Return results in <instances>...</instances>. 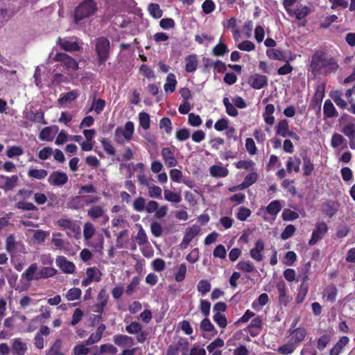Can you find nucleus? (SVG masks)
<instances>
[{"label":"nucleus","instance_id":"1","mask_svg":"<svg viewBox=\"0 0 355 355\" xmlns=\"http://www.w3.org/2000/svg\"><path fill=\"white\" fill-rule=\"evenodd\" d=\"M310 67L313 73L323 70L325 73H330L337 71L338 64L333 57L327 56L324 51L318 50L311 55Z\"/></svg>","mask_w":355,"mask_h":355},{"label":"nucleus","instance_id":"2","mask_svg":"<svg viewBox=\"0 0 355 355\" xmlns=\"http://www.w3.org/2000/svg\"><path fill=\"white\" fill-rule=\"evenodd\" d=\"M96 10V3L93 0H85L75 10V22L78 23L82 19L92 16L95 13Z\"/></svg>","mask_w":355,"mask_h":355},{"label":"nucleus","instance_id":"3","mask_svg":"<svg viewBox=\"0 0 355 355\" xmlns=\"http://www.w3.org/2000/svg\"><path fill=\"white\" fill-rule=\"evenodd\" d=\"M95 51L98 55V63L99 64H105L110 55V43L109 40L105 37H99L97 38Z\"/></svg>","mask_w":355,"mask_h":355},{"label":"nucleus","instance_id":"4","mask_svg":"<svg viewBox=\"0 0 355 355\" xmlns=\"http://www.w3.org/2000/svg\"><path fill=\"white\" fill-rule=\"evenodd\" d=\"M329 230L328 225L324 221L318 222L315 228L313 230L311 237L309 241V245H314L318 241H321L327 234Z\"/></svg>","mask_w":355,"mask_h":355},{"label":"nucleus","instance_id":"5","mask_svg":"<svg viewBox=\"0 0 355 355\" xmlns=\"http://www.w3.org/2000/svg\"><path fill=\"white\" fill-rule=\"evenodd\" d=\"M53 60L60 62L67 70L75 71L78 68V64L76 60L64 53H56Z\"/></svg>","mask_w":355,"mask_h":355},{"label":"nucleus","instance_id":"6","mask_svg":"<svg viewBox=\"0 0 355 355\" xmlns=\"http://www.w3.org/2000/svg\"><path fill=\"white\" fill-rule=\"evenodd\" d=\"M68 180L67 173L60 171H53L48 178L49 184L53 187H62Z\"/></svg>","mask_w":355,"mask_h":355},{"label":"nucleus","instance_id":"7","mask_svg":"<svg viewBox=\"0 0 355 355\" xmlns=\"http://www.w3.org/2000/svg\"><path fill=\"white\" fill-rule=\"evenodd\" d=\"M309 279V277L306 274H304L303 275H299L297 278L296 279L297 282L302 281V284L298 289V293L297 294V296L295 297L296 303L300 304L302 303L308 293L309 291V286L306 284V282Z\"/></svg>","mask_w":355,"mask_h":355},{"label":"nucleus","instance_id":"8","mask_svg":"<svg viewBox=\"0 0 355 355\" xmlns=\"http://www.w3.org/2000/svg\"><path fill=\"white\" fill-rule=\"evenodd\" d=\"M200 230V227L197 225L188 227L180 245V249H186L195 236L199 234Z\"/></svg>","mask_w":355,"mask_h":355},{"label":"nucleus","instance_id":"9","mask_svg":"<svg viewBox=\"0 0 355 355\" xmlns=\"http://www.w3.org/2000/svg\"><path fill=\"white\" fill-rule=\"evenodd\" d=\"M92 355H116L118 352L116 347L110 343L101 345L99 347L95 345L92 347Z\"/></svg>","mask_w":355,"mask_h":355},{"label":"nucleus","instance_id":"10","mask_svg":"<svg viewBox=\"0 0 355 355\" xmlns=\"http://www.w3.org/2000/svg\"><path fill=\"white\" fill-rule=\"evenodd\" d=\"M57 266L62 270V272L66 274H72L75 272V264L67 260L64 256H58L55 259Z\"/></svg>","mask_w":355,"mask_h":355},{"label":"nucleus","instance_id":"11","mask_svg":"<svg viewBox=\"0 0 355 355\" xmlns=\"http://www.w3.org/2000/svg\"><path fill=\"white\" fill-rule=\"evenodd\" d=\"M161 155L167 167H174L178 164V161L175 157V150L168 147H164L162 149Z\"/></svg>","mask_w":355,"mask_h":355},{"label":"nucleus","instance_id":"12","mask_svg":"<svg viewBox=\"0 0 355 355\" xmlns=\"http://www.w3.org/2000/svg\"><path fill=\"white\" fill-rule=\"evenodd\" d=\"M249 83L253 89H260L268 85V78L266 76L255 73L250 76Z\"/></svg>","mask_w":355,"mask_h":355},{"label":"nucleus","instance_id":"13","mask_svg":"<svg viewBox=\"0 0 355 355\" xmlns=\"http://www.w3.org/2000/svg\"><path fill=\"white\" fill-rule=\"evenodd\" d=\"M0 179L4 180V184L0 185V188L3 189L5 191H12L19 183V178L17 175L12 176H6L0 175Z\"/></svg>","mask_w":355,"mask_h":355},{"label":"nucleus","instance_id":"14","mask_svg":"<svg viewBox=\"0 0 355 355\" xmlns=\"http://www.w3.org/2000/svg\"><path fill=\"white\" fill-rule=\"evenodd\" d=\"M57 44L60 46L62 49L66 51H78L80 50V46L78 43L75 40L58 37Z\"/></svg>","mask_w":355,"mask_h":355},{"label":"nucleus","instance_id":"15","mask_svg":"<svg viewBox=\"0 0 355 355\" xmlns=\"http://www.w3.org/2000/svg\"><path fill=\"white\" fill-rule=\"evenodd\" d=\"M112 339L114 343L119 347H131L134 345V338L125 334H116Z\"/></svg>","mask_w":355,"mask_h":355},{"label":"nucleus","instance_id":"16","mask_svg":"<svg viewBox=\"0 0 355 355\" xmlns=\"http://www.w3.org/2000/svg\"><path fill=\"white\" fill-rule=\"evenodd\" d=\"M306 330L303 327H298L291 332L289 340L297 347L304 340Z\"/></svg>","mask_w":355,"mask_h":355},{"label":"nucleus","instance_id":"17","mask_svg":"<svg viewBox=\"0 0 355 355\" xmlns=\"http://www.w3.org/2000/svg\"><path fill=\"white\" fill-rule=\"evenodd\" d=\"M27 351V346L20 338L12 340L11 353L12 355H25Z\"/></svg>","mask_w":355,"mask_h":355},{"label":"nucleus","instance_id":"18","mask_svg":"<svg viewBox=\"0 0 355 355\" xmlns=\"http://www.w3.org/2000/svg\"><path fill=\"white\" fill-rule=\"evenodd\" d=\"M263 250L264 243L261 239L257 240L254 248H252L250 251V257L257 261H261L263 258L262 254Z\"/></svg>","mask_w":355,"mask_h":355},{"label":"nucleus","instance_id":"19","mask_svg":"<svg viewBox=\"0 0 355 355\" xmlns=\"http://www.w3.org/2000/svg\"><path fill=\"white\" fill-rule=\"evenodd\" d=\"M25 119L32 122L46 124L47 121L44 119V113L42 110L40 109L36 112L30 111L25 114Z\"/></svg>","mask_w":355,"mask_h":355},{"label":"nucleus","instance_id":"20","mask_svg":"<svg viewBox=\"0 0 355 355\" xmlns=\"http://www.w3.org/2000/svg\"><path fill=\"white\" fill-rule=\"evenodd\" d=\"M58 225L64 230H70L73 233H79L80 227L71 219H60L58 220Z\"/></svg>","mask_w":355,"mask_h":355},{"label":"nucleus","instance_id":"21","mask_svg":"<svg viewBox=\"0 0 355 355\" xmlns=\"http://www.w3.org/2000/svg\"><path fill=\"white\" fill-rule=\"evenodd\" d=\"M301 164V159L300 157L294 155L293 157H289L288 159L286 162V170L288 173H291L293 171L295 173H298L300 171V166Z\"/></svg>","mask_w":355,"mask_h":355},{"label":"nucleus","instance_id":"22","mask_svg":"<svg viewBox=\"0 0 355 355\" xmlns=\"http://www.w3.org/2000/svg\"><path fill=\"white\" fill-rule=\"evenodd\" d=\"M323 212L329 218H332L338 211L339 205L334 200H328L323 204Z\"/></svg>","mask_w":355,"mask_h":355},{"label":"nucleus","instance_id":"23","mask_svg":"<svg viewBox=\"0 0 355 355\" xmlns=\"http://www.w3.org/2000/svg\"><path fill=\"white\" fill-rule=\"evenodd\" d=\"M349 339L347 336H342L336 345L331 349L329 355H339L343 348L349 343Z\"/></svg>","mask_w":355,"mask_h":355},{"label":"nucleus","instance_id":"24","mask_svg":"<svg viewBox=\"0 0 355 355\" xmlns=\"http://www.w3.org/2000/svg\"><path fill=\"white\" fill-rule=\"evenodd\" d=\"M323 114L325 118H334L338 115V113L331 100L324 101L323 106Z\"/></svg>","mask_w":355,"mask_h":355},{"label":"nucleus","instance_id":"25","mask_svg":"<svg viewBox=\"0 0 355 355\" xmlns=\"http://www.w3.org/2000/svg\"><path fill=\"white\" fill-rule=\"evenodd\" d=\"M275 112V106L273 104H267L265 107V111L263 114L264 121L269 125H272L275 123V117L273 113Z\"/></svg>","mask_w":355,"mask_h":355},{"label":"nucleus","instance_id":"26","mask_svg":"<svg viewBox=\"0 0 355 355\" xmlns=\"http://www.w3.org/2000/svg\"><path fill=\"white\" fill-rule=\"evenodd\" d=\"M325 94V85L324 84H320L318 85L316 88L314 93V96L313 98V103L315 104L316 105H318L320 107V105L322 103V101L324 97Z\"/></svg>","mask_w":355,"mask_h":355},{"label":"nucleus","instance_id":"27","mask_svg":"<svg viewBox=\"0 0 355 355\" xmlns=\"http://www.w3.org/2000/svg\"><path fill=\"white\" fill-rule=\"evenodd\" d=\"M37 264L36 263H32L21 275V277L28 282L33 280H37Z\"/></svg>","mask_w":355,"mask_h":355},{"label":"nucleus","instance_id":"28","mask_svg":"<svg viewBox=\"0 0 355 355\" xmlns=\"http://www.w3.org/2000/svg\"><path fill=\"white\" fill-rule=\"evenodd\" d=\"M185 71L189 73L194 72L198 67L197 55L191 54L185 58Z\"/></svg>","mask_w":355,"mask_h":355},{"label":"nucleus","instance_id":"29","mask_svg":"<svg viewBox=\"0 0 355 355\" xmlns=\"http://www.w3.org/2000/svg\"><path fill=\"white\" fill-rule=\"evenodd\" d=\"M276 134L282 137H286L289 132V123L286 119H281L276 127Z\"/></svg>","mask_w":355,"mask_h":355},{"label":"nucleus","instance_id":"30","mask_svg":"<svg viewBox=\"0 0 355 355\" xmlns=\"http://www.w3.org/2000/svg\"><path fill=\"white\" fill-rule=\"evenodd\" d=\"M302 157L303 159V174L305 176L311 175L314 170V164H313L311 157H309L306 153H304Z\"/></svg>","mask_w":355,"mask_h":355},{"label":"nucleus","instance_id":"31","mask_svg":"<svg viewBox=\"0 0 355 355\" xmlns=\"http://www.w3.org/2000/svg\"><path fill=\"white\" fill-rule=\"evenodd\" d=\"M58 272V270L52 267H42L37 272V279H47L55 276Z\"/></svg>","mask_w":355,"mask_h":355},{"label":"nucleus","instance_id":"32","mask_svg":"<svg viewBox=\"0 0 355 355\" xmlns=\"http://www.w3.org/2000/svg\"><path fill=\"white\" fill-rule=\"evenodd\" d=\"M166 83L164 85V89L166 92L173 93L175 90L177 80L174 73H170L166 76Z\"/></svg>","mask_w":355,"mask_h":355},{"label":"nucleus","instance_id":"33","mask_svg":"<svg viewBox=\"0 0 355 355\" xmlns=\"http://www.w3.org/2000/svg\"><path fill=\"white\" fill-rule=\"evenodd\" d=\"M338 294V289L334 284H330L324 288V296L327 297V301L333 303L336 301Z\"/></svg>","mask_w":355,"mask_h":355},{"label":"nucleus","instance_id":"34","mask_svg":"<svg viewBox=\"0 0 355 355\" xmlns=\"http://www.w3.org/2000/svg\"><path fill=\"white\" fill-rule=\"evenodd\" d=\"M266 55L271 60L286 61L284 52L277 49H267Z\"/></svg>","mask_w":355,"mask_h":355},{"label":"nucleus","instance_id":"35","mask_svg":"<svg viewBox=\"0 0 355 355\" xmlns=\"http://www.w3.org/2000/svg\"><path fill=\"white\" fill-rule=\"evenodd\" d=\"M228 173V169L224 166L214 165L210 168V174L215 178H225Z\"/></svg>","mask_w":355,"mask_h":355},{"label":"nucleus","instance_id":"36","mask_svg":"<svg viewBox=\"0 0 355 355\" xmlns=\"http://www.w3.org/2000/svg\"><path fill=\"white\" fill-rule=\"evenodd\" d=\"M105 104L106 103L105 100L101 98L96 99V96H94L92 101V106L89 111L91 112L94 110L97 114H99L103 111L105 107Z\"/></svg>","mask_w":355,"mask_h":355},{"label":"nucleus","instance_id":"37","mask_svg":"<svg viewBox=\"0 0 355 355\" xmlns=\"http://www.w3.org/2000/svg\"><path fill=\"white\" fill-rule=\"evenodd\" d=\"M259 175L256 172H252L247 175L243 182L239 185L242 189H246L256 182L258 180Z\"/></svg>","mask_w":355,"mask_h":355},{"label":"nucleus","instance_id":"38","mask_svg":"<svg viewBox=\"0 0 355 355\" xmlns=\"http://www.w3.org/2000/svg\"><path fill=\"white\" fill-rule=\"evenodd\" d=\"M28 176L36 180H43L48 175V171L45 169L31 168L28 171Z\"/></svg>","mask_w":355,"mask_h":355},{"label":"nucleus","instance_id":"39","mask_svg":"<svg viewBox=\"0 0 355 355\" xmlns=\"http://www.w3.org/2000/svg\"><path fill=\"white\" fill-rule=\"evenodd\" d=\"M62 341L60 338L56 339L51 347L46 351V355H64L61 352Z\"/></svg>","mask_w":355,"mask_h":355},{"label":"nucleus","instance_id":"40","mask_svg":"<svg viewBox=\"0 0 355 355\" xmlns=\"http://www.w3.org/2000/svg\"><path fill=\"white\" fill-rule=\"evenodd\" d=\"M282 209V205L279 200H273L266 207V212L271 216H277Z\"/></svg>","mask_w":355,"mask_h":355},{"label":"nucleus","instance_id":"41","mask_svg":"<svg viewBox=\"0 0 355 355\" xmlns=\"http://www.w3.org/2000/svg\"><path fill=\"white\" fill-rule=\"evenodd\" d=\"M330 96L334 100V103L341 109H345L347 107L346 101L341 97L342 93L338 91L332 92L330 94Z\"/></svg>","mask_w":355,"mask_h":355},{"label":"nucleus","instance_id":"42","mask_svg":"<svg viewBox=\"0 0 355 355\" xmlns=\"http://www.w3.org/2000/svg\"><path fill=\"white\" fill-rule=\"evenodd\" d=\"M297 347L293 343L288 340L286 344L278 348L277 352L281 354L288 355L292 354Z\"/></svg>","mask_w":355,"mask_h":355},{"label":"nucleus","instance_id":"43","mask_svg":"<svg viewBox=\"0 0 355 355\" xmlns=\"http://www.w3.org/2000/svg\"><path fill=\"white\" fill-rule=\"evenodd\" d=\"M88 345L85 343V340L81 343L74 346L72 350L73 355H87L91 352V349L87 347Z\"/></svg>","mask_w":355,"mask_h":355},{"label":"nucleus","instance_id":"44","mask_svg":"<svg viewBox=\"0 0 355 355\" xmlns=\"http://www.w3.org/2000/svg\"><path fill=\"white\" fill-rule=\"evenodd\" d=\"M236 268L244 272L250 273L254 272L255 267L250 261L248 260L240 261L236 265Z\"/></svg>","mask_w":355,"mask_h":355},{"label":"nucleus","instance_id":"45","mask_svg":"<svg viewBox=\"0 0 355 355\" xmlns=\"http://www.w3.org/2000/svg\"><path fill=\"white\" fill-rule=\"evenodd\" d=\"M223 103L225 107L226 112L229 116L233 117H236L238 116V110H236L235 105H234L230 102V100L227 97L223 98Z\"/></svg>","mask_w":355,"mask_h":355},{"label":"nucleus","instance_id":"46","mask_svg":"<svg viewBox=\"0 0 355 355\" xmlns=\"http://www.w3.org/2000/svg\"><path fill=\"white\" fill-rule=\"evenodd\" d=\"M87 277L92 282H99L101 280V272L94 267L88 268L86 270Z\"/></svg>","mask_w":355,"mask_h":355},{"label":"nucleus","instance_id":"47","mask_svg":"<svg viewBox=\"0 0 355 355\" xmlns=\"http://www.w3.org/2000/svg\"><path fill=\"white\" fill-rule=\"evenodd\" d=\"M105 214L103 208L99 205L94 206L87 211V215L92 219L103 216Z\"/></svg>","mask_w":355,"mask_h":355},{"label":"nucleus","instance_id":"48","mask_svg":"<svg viewBox=\"0 0 355 355\" xmlns=\"http://www.w3.org/2000/svg\"><path fill=\"white\" fill-rule=\"evenodd\" d=\"M341 132L349 138L355 139V123H347L342 127Z\"/></svg>","mask_w":355,"mask_h":355},{"label":"nucleus","instance_id":"49","mask_svg":"<svg viewBox=\"0 0 355 355\" xmlns=\"http://www.w3.org/2000/svg\"><path fill=\"white\" fill-rule=\"evenodd\" d=\"M150 15L155 19H159L162 17L163 11L160 9L159 4L150 3L148 7Z\"/></svg>","mask_w":355,"mask_h":355},{"label":"nucleus","instance_id":"50","mask_svg":"<svg viewBox=\"0 0 355 355\" xmlns=\"http://www.w3.org/2000/svg\"><path fill=\"white\" fill-rule=\"evenodd\" d=\"M228 51L227 46L222 42H219L212 49V54L215 56H223Z\"/></svg>","mask_w":355,"mask_h":355},{"label":"nucleus","instance_id":"51","mask_svg":"<svg viewBox=\"0 0 355 355\" xmlns=\"http://www.w3.org/2000/svg\"><path fill=\"white\" fill-rule=\"evenodd\" d=\"M101 143L103 150L107 155H115L116 150L110 140H108L107 138H102V139L101 140Z\"/></svg>","mask_w":355,"mask_h":355},{"label":"nucleus","instance_id":"52","mask_svg":"<svg viewBox=\"0 0 355 355\" xmlns=\"http://www.w3.org/2000/svg\"><path fill=\"white\" fill-rule=\"evenodd\" d=\"M134 133V123L132 121H128L125 124L124 130H123V137L127 141L131 140Z\"/></svg>","mask_w":355,"mask_h":355},{"label":"nucleus","instance_id":"53","mask_svg":"<svg viewBox=\"0 0 355 355\" xmlns=\"http://www.w3.org/2000/svg\"><path fill=\"white\" fill-rule=\"evenodd\" d=\"M82 291L79 288H70L66 293L65 297L69 301H73L80 299Z\"/></svg>","mask_w":355,"mask_h":355},{"label":"nucleus","instance_id":"54","mask_svg":"<svg viewBox=\"0 0 355 355\" xmlns=\"http://www.w3.org/2000/svg\"><path fill=\"white\" fill-rule=\"evenodd\" d=\"M282 217L284 221H291L299 218V214L290 209H284L282 214Z\"/></svg>","mask_w":355,"mask_h":355},{"label":"nucleus","instance_id":"55","mask_svg":"<svg viewBox=\"0 0 355 355\" xmlns=\"http://www.w3.org/2000/svg\"><path fill=\"white\" fill-rule=\"evenodd\" d=\"M139 125L144 130H148L150 128V116L145 112H141L139 114Z\"/></svg>","mask_w":355,"mask_h":355},{"label":"nucleus","instance_id":"56","mask_svg":"<svg viewBox=\"0 0 355 355\" xmlns=\"http://www.w3.org/2000/svg\"><path fill=\"white\" fill-rule=\"evenodd\" d=\"M135 241L139 245H143L148 243V236L141 225H139V228L135 237Z\"/></svg>","mask_w":355,"mask_h":355},{"label":"nucleus","instance_id":"57","mask_svg":"<svg viewBox=\"0 0 355 355\" xmlns=\"http://www.w3.org/2000/svg\"><path fill=\"white\" fill-rule=\"evenodd\" d=\"M187 270L185 263H181L179 266L178 270L175 273V279L176 282H181L185 279Z\"/></svg>","mask_w":355,"mask_h":355},{"label":"nucleus","instance_id":"58","mask_svg":"<svg viewBox=\"0 0 355 355\" xmlns=\"http://www.w3.org/2000/svg\"><path fill=\"white\" fill-rule=\"evenodd\" d=\"M200 329L203 331L211 332L214 331V334H216L218 332L215 329L214 326L211 322L209 318L206 317L203 319L200 322Z\"/></svg>","mask_w":355,"mask_h":355},{"label":"nucleus","instance_id":"59","mask_svg":"<svg viewBox=\"0 0 355 355\" xmlns=\"http://www.w3.org/2000/svg\"><path fill=\"white\" fill-rule=\"evenodd\" d=\"M197 289L202 295H205L209 292L211 289V284L207 279H202L198 282Z\"/></svg>","mask_w":355,"mask_h":355},{"label":"nucleus","instance_id":"60","mask_svg":"<svg viewBox=\"0 0 355 355\" xmlns=\"http://www.w3.org/2000/svg\"><path fill=\"white\" fill-rule=\"evenodd\" d=\"M95 233V229L92 223L87 222L83 227V236L85 240L90 239Z\"/></svg>","mask_w":355,"mask_h":355},{"label":"nucleus","instance_id":"61","mask_svg":"<svg viewBox=\"0 0 355 355\" xmlns=\"http://www.w3.org/2000/svg\"><path fill=\"white\" fill-rule=\"evenodd\" d=\"M164 198L166 200L174 203H178L182 200L180 194L168 190L164 191Z\"/></svg>","mask_w":355,"mask_h":355},{"label":"nucleus","instance_id":"62","mask_svg":"<svg viewBox=\"0 0 355 355\" xmlns=\"http://www.w3.org/2000/svg\"><path fill=\"white\" fill-rule=\"evenodd\" d=\"M39 138L42 141H51L53 140L51 127L43 128L39 135Z\"/></svg>","mask_w":355,"mask_h":355},{"label":"nucleus","instance_id":"63","mask_svg":"<svg viewBox=\"0 0 355 355\" xmlns=\"http://www.w3.org/2000/svg\"><path fill=\"white\" fill-rule=\"evenodd\" d=\"M190 137V131L189 129L184 128L177 130L175 133V138L179 141H184L188 139Z\"/></svg>","mask_w":355,"mask_h":355},{"label":"nucleus","instance_id":"64","mask_svg":"<svg viewBox=\"0 0 355 355\" xmlns=\"http://www.w3.org/2000/svg\"><path fill=\"white\" fill-rule=\"evenodd\" d=\"M296 228L293 225H288L281 234L282 240H287L291 238L295 232Z\"/></svg>","mask_w":355,"mask_h":355}]
</instances>
